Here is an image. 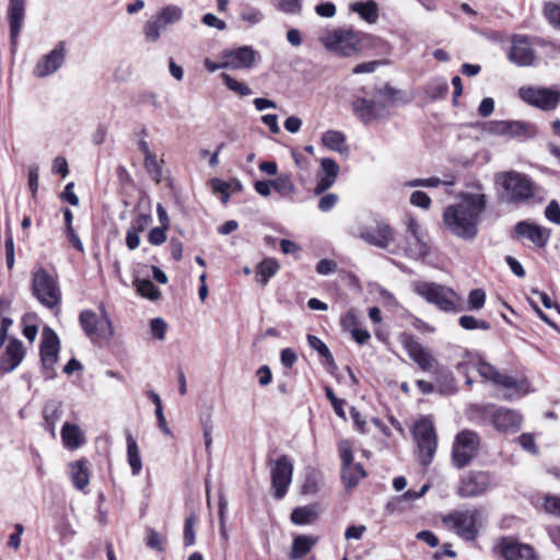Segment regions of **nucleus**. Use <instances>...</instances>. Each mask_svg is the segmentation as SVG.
I'll list each match as a JSON object with an SVG mask.
<instances>
[{"instance_id": "obj_1", "label": "nucleus", "mask_w": 560, "mask_h": 560, "mask_svg": "<svg viewBox=\"0 0 560 560\" xmlns=\"http://www.w3.org/2000/svg\"><path fill=\"white\" fill-rule=\"evenodd\" d=\"M477 188L478 192H460V201L447 207L443 215L447 229L465 240L476 236L479 218L487 206V197L481 192V186L478 185Z\"/></svg>"}, {"instance_id": "obj_2", "label": "nucleus", "mask_w": 560, "mask_h": 560, "mask_svg": "<svg viewBox=\"0 0 560 560\" xmlns=\"http://www.w3.org/2000/svg\"><path fill=\"white\" fill-rule=\"evenodd\" d=\"M371 39V35L350 27L329 30L318 37L326 50L346 58L359 56Z\"/></svg>"}, {"instance_id": "obj_3", "label": "nucleus", "mask_w": 560, "mask_h": 560, "mask_svg": "<svg viewBox=\"0 0 560 560\" xmlns=\"http://www.w3.org/2000/svg\"><path fill=\"white\" fill-rule=\"evenodd\" d=\"M481 511L478 509L453 510L442 516L441 522L445 529L456 533L465 540H474L479 533Z\"/></svg>"}, {"instance_id": "obj_4", "label": "nucleus", "mask_w": 560, "mask_h": 560, "mask_svg": "<svg viewBox=\"0 0 560 560\" xmlns=\"http://www.w3.org/2000/svg\"><path fill=\"white\" fill-rule=\"evenodd\" d=\"M494 184L502 188V198L512 202L524 201L534 195V184L524 174L509 171L494 176Z\"/></svg>"}, {"instance_id": "obj_5", "label": "nucleus", "mask_w": 560, "mask_h": 560, "mask_svg": "<svg viewBox=\"0 0 560 560\" xmlns=\"http://www.w3.org/2000/svg\"><path fill=\"white\" fill-rule=\"evenodd\" d=\"M412 435L417 444L418 459L421 465L428 466L432 462L438 447L433 422L428 418L419 420L413 425Z\"/></svg>"}, {"instance_id": "obj_6", "label": "nucleus", "mask_w": 560, "mask_h": 560, "mask_svg": "<svg viewBox=\"0 0 560 560\" xmlns=\"http://www.w3.org/2000/svg\"><path fill=\"white\" fill-rule=\"evenodd\" d=\"M82 329L93 343H103L112 339L114 329L104 312L101 316L90 310L81 312L79 317Z\"/></svg>"}, {"instance_id": "obj_7", "label": "nucleus", "mask_w": 560, "mask_h": 560, "mask_svg": "<svg viewBox=\"0 0 560 560\" xmlns=\"http://www.w3.org/2000/svg\"><path fill=\"white\" fill-rule=\"evenodd\" d=\"M32 291L39 303L48 308H54L60 303V289L55 278L43 268L33 275Z\"/></svg>"}, {"instance_id": "obj_8", "label": "nucleus", "mask_w": 560, "mask_h": 560, "mask_svg": "<svg viewBox=\"0 0 560 560\" xmlns=\"http://www.w3.org/2000/svg\"><path fill=\"white\" fill-rule=\"evenodd\" d=\"M479 439L469 430H463L455 436L452 448V463L457 468H464L477 455Z\"/></svg>"}, {"instance_id": "obj_9", "label": "nucleus", "mask_w": 560, "mask_h": 560, "mask_svg": "<svg viewBox=\"0 0 560 560\" xmlns=\"http://www.w3.org/2000/svg\"><path fill=\"white\" fill-rule=\"evenodd\" d=\"M415 291L443 311H453L456 307V301L458 300L456 293L440 284L420 282L415 285Z\"/></svg>"}, {"instance_id": "obj_10", "label": "nucleus", "mask_w": 560, "mask_h": 560, "mask_svg": "<svg viewBox=\"0 0 560 560\" xmlns=\"http://www.w3.org/2000/svg\"><path fill=\"white\" fill-rule=\"evenodd\" d=\"M271 488L276 499H282L292 482L293 464L282 455L270 464Z\"/></svg>"}, {"instance_id": "obj_11", "label": "nucleus", "mask_w": 560, "mask_h": 560, "mask_svg": "<svg viewBox=\"0 0 560 560\" xmlns=\"http://www.w3.org/2000/svg\"><path fill=\"white\" fill-rule=\"evenodd\" d=\"M457 370L463 373H467L469 370H476L485 380L491 381L493 384L504 388H514L517 386L513 377L500 374L491 364L475 358H469L467 361L458 363Z\"/></svg>"}, {"instance_id": "obj_12", "label": "nucleus", "mask_w": 560, "mask_h": 560, "mask_svg": "<svg viewBox=\"0 0 560 560\" xmlns=\"http://www.w3.org/2000/svg\"><path fill=\"white\" fill-rule=\"evenodd\" d=\"M518 94L524 102L544 110L555 109L560 102V93L549 89L521 88Z\"/></svg>"}, {"instance_id": "obj_13", "label": "nucleus", "mask_w": 560, "mask_h": 560, "mask_svg": "<svg viewBox=\"0 0 560 560\" xmlns=\"http://www.w3.org/2000/svg\"><path fill=\"white\" fill-rule=\"evenodd\" d=\"M404 348L410 359L425 372L439 373V364L432 353L424 348L421 343L409 337L404 342Z\"/></svg>"}, {"instance_id": "obj_14", "label": "nucleus", "mask_w": 560, "mask_h": 560, "mask_svg": "<svg viewBox=\"0 0 560 560\" xmlns=\"http://www.w3.org/2000/svg\"><path fill=\"white\" fill-rule=\"evenodd\" d=\"M60 341L57 334L49 327H45L42 332L40 359L45 370H54L58 360Z\"/></svg>"}, {"instance_id": "obj_15", "label": "nucleus", "mask_w": 560, "mask_h": 560, "mask_svg": "<svg viewBox=\"0 0 560 560\" xmlns=\"http://www.w3.org/2000/svg\"><path fill=\"white\" fill-rule=\"evenodd\" d=\"M511 43L512 46L509 52V59L520 67L532 66L535 61V50L533 49L528 37L524 35H514Z\"/></svg>"}, {"instance_id": "obj_16", "label": "nucleus", "mask_w": 560, "mask_h": 560, "mask_svg": "<svg viewBox=\"0 0 560 560\" xmlns=\"http://www.w3.org/2000/svg\"><path fill=\"white\" fill-rule=\"evenodd\" d=\"M490 485V477L483 471H471L462 478L457 493L463 498L482 494Z\"/></svg>"}, {"instance_id": "obj_17", "label": "nucleus", "mask_w": 560, "mask_h": 560, "mask_svg": "<svg viewBox=\"0 0 560 560\" xmlns=\"http://www.w3.org/2000/svg\"><path fill=\"white\" fill-rule=\"evenodd\" d=\"M65 57L66 44L65 42H59L50 52L36 63L34 74L38 78H44L56 72L62 66Z\"/></svg>"}, {"instance_id": "obj_18", "label": "nucleus", "mask_w": 560, "mask_h": 560, "mask_svg": "<svg viewBox=\"0 0 560 560\" xmlns=\"http://www.w3.org/2000/svg\"><path fill=\"white\" fill-rule=\"evenodd\" d=\"M485 130L491 135L514 138L526 136L529 125L515 120H493L485 125Z\"/></svg>"}, {"instance_id": "obj_19", "label": "nucleus", "mask_w": 560, "mask_h": 560, "mask_svg": "<svg viewBox=\"0 0 560 560\" xmlns=\"http://www.w3.org/2000/svg\"><path fill=\"white\" fill-rule=\"evenodd\" d=\"M515 241H529L535 245H545L549 240V230L535 223L522 221L514 228Z\"/></svg>"}, {"instance_id": "obj_20", "label": "nucleus", "mask_w": 560, "mask_h": 560, "mask_svg": "<svg viewBox=\"0 0 560 560\" xmlns=\"http://www.w3.org/2000/svg\"><path fill=\"white\" fill-rule=\"evenodd\" d=\"M257 52L250 46H243L223 54L228 69H249L255 63Z\"/></svg>"}, {"instance_id": "obj_21", "label": "nucleus", "mask_w": 560, "mask_h": 560, "mask_svg": "<svg viewBox=\"0 0 560 560\" xmlns=\"http://www.w3.org/2000/svg\"><path fill=\"white\" fill-rule=\"evenodd\" d=\"M500 550L505 560H538L532 546L515 540L502 539Z\"/></svg>"}, {"instance_id": "obj_22", "label": "nucleus", "mask_w": 560, "mask_h": 560, "mask_svg": "<svg viewBox=\"0 0 560 560\" xmlns=\"http://www.w3.org/2000/svg\"><path fill=\"white\" fill-rule=\"evenodd\" d=\"M361 240L372 245H387L394 242L390 226L384 222H375L363 229Z\"/></svg>"}, {"instance_id": "obj_23", "label": "nucleus", "mask_w": 560, "mask_h": 560, "mask_svg": "<svg viewBox=\"0 0 560 560\" xmlns=\"http://www.w3.org/2000/svg\"><path fill=\"white\" fill-rule=\"evenodd\" d=\"M383 108V105L364 97H358L352 102L353 114L364 124L381 118Z\"/></svg>"}, {"instance_id": "obj_24", "label": "nucleus", "mask_w": 560, "mask_h": 560, "mask_svg": "<svg viewBox=\"0 0 560 560\" xmlns=\"http://www.w3.org/2000/svg\"><path fill=\"white\" fill-rule=\"evenodd\" d=\"M23 343L18 339H12L7 347L0 362L3 372H12L23 360Z\"/></svg>"}, {"instance_id": "obj_25", "label": "nucleus", "mask_w": 560, "mask_h": 560, "mask_svg": "<svg viewBox=\"0 0 560 560\" xmlns=\"http://www.w3.org/2000/svg\"><path fill=\"white\" fill-rule=\"evenodd\" d=\"M8 14L10 19V36L13 44L16 43L24 18V1L23 0H10Z\"/></svg>"}, {"instance_id": "obj_26", "label": "nucleus", "mask_w": 560, "mask_h": 560, "mask_svg": "<svg viewBox=\"0 0 560 560\" xmlns=\"http://www.w3.org/2000/svg\"><path fill=\"white\" fill-rule=\"evenodd\" d=\"M521 420L520 415L510 409H500L493 415V424L499 431H515Z\"/></svg>"}, {"instance_id": "obj_27", "label": "nucleus", "mask_w": 560, "mask_h": 560, "mask_svg": "<svg viewBox=\"0 0 560 560\" xmlns=\"http://www.w3.org/2000/svg\"><path fill=\"white\" fill-rule=\"evenodd\" d=\"M61 439L65 447L77 450L85 443V434L77 424L66 422L61 429Z\"/></svg>"}, {"instance_id": "obj_28", "label": "nucleus", "mask_w": 560, "mask_h": 560, "mask_svg": "<svg viewBox=\"0 0 560 560\" xmlns=\"http://www.w3.org/2000/svg\"><path fill=\"white\" fill-rule=\"evenodd\" d=\"M69 474L75 489L83 490L90 482V472L86 459L69 464Z\"/></svg>"}, {"instance_id": "obj_29", "label": "nucleus", "mask_w": 560, "mask_h": 560, "mask_svg": "<svg viewBox=\"0 0 560 560\" xmlns=\"http://www.w3.org/2000/svg\"><path fill=\"white\" fill-rule=\"evenodd\" d=\"M152 224V218L148 214L138 215L131 223L127 236L126 245H139L141 242L140 234L144 233Z\"/></svg>"}, {"instance_id": "obj_30", "label": "nucleus", "mask_w": 560, "mask_h": 560, "mask_svg": "<svg viewBox=\"0 0 560 560\" xmlns=\"http://www.w3.org/2000/svg\"><path fill=\"white\" fill-rule=\"evenodd\" d=\"M319 515V509L316 504L295 508L290 516L293 524L298 526L311 525L315 523Z\"/></svg>"}, {"instance_id": "obj_31", "label": "nucleus", "mask_w": 560, "mask_h": 560, "mask_svg": "<svg viewBox=\"0 0 560 560\" xmlns=\"http://www.w3.org/2000/svg\"><path fill=\"white\" fill-rule=\"evenodd\" d=\"M349 9L351 12L358 13L369 24H375L380 16L378 5L373 0L353 2L349 5Z\"/></svg>"}, {"instance_id": "obj_32", "label": "nucleus", "mask_w": 560, "mask_h": 560, "mask_svg": "<svg viewBox=\"0 0 560 560\" xmlns=\"http://www.w3.org/2000/svg\"><path fill=\"white\" fill-rule=\"evenodd\" d=\"M317 538L307 535H298L293 538L290 559L299 560L306 556L316 545Z\"/></svg>"}, {"instance_id": "obj_33", "label": "nucleus", "mask_w": 560, "mask_h": 560, "mask_svg": "<svg viewBox=\"0 0 560 560\" xmlns=\"http://www.w3.org/2000/svg\"><path fill=\"white\" fill-rule=\"evenodd\" d=\"M127 442V458L128 464L131 468L132 475L137 476L140 474L142 469V460L140 456V451L137 444V441L133 439L130 432L126 435Z\"/></svg>"}, {"instance_id": "obj_34", "label": "nucleus", "mask_w": 560, "mask_h": 560, "mask_svg": "<svg viewBox=\"0 0 560 560\" xmlns=\"http://www.w3.org/2000/svg\"><path fill=\"white\" fill-rule=\"evenodd\" d=\"M133 285L136 287L137 293L151 301H155L160 298V290L149 280L140 278V272L137 270L133 276Z\"/></svg>"}, {"instance_id": "obj_35", "label": "nucleus", "mask_w": 560, "mask_h": 560, "mask_svg": "<svg viewBox=\"0 0 560 560\" xmlns=\"http://www.w3.org/2000/svg\"><path fill=\"white\" fill-rule=\"evenodd\" d=\"M365 476V471L361 464H348L342 465L341 478L346 487L351 488L358 485V482Z\"/></svg>"}, {"instance_id": "obj_36", "label": "nucleus", "mask_w": 560, "mask_h": 560, "mask_svg": "<svg viewBox=\"0 0 560 560\" xmlns=\"http://www.w3.org/2000/svg\"><path fill=\"white\" fill-rule=\"evenodd\" d=\"M320 141L323 145L331 151L342 153L345 151L346 137L341 131L327 130L322 135Z\"/></svg>"}, {"instance_id": "obj_37", "label": "nucleus", "mask_w": 560, "mask_h": 560, "mask_svg": "<svg viewBox=\"0 0 560 560\" xmlns=\"http://www.w3.org/2000/svg\"><path fill=\"white\" fill-rule=\"evenodd\" d=\"M62 409L60 404H49L44 408L45 429L52 435H56V425L60 420Z\"/></svg>"}, {"instance_id": "obj_38", "label": "nucleus", "mask_w": 560, "mask_h": 560, "mask_svg": "<svg viewBox=\"0 0 560 560\" xmlns=\"http://www.w3.org/2000/svg\"><path fill=\"white\" fill-rule=\"evenodd\" d=\"M279 264L273 258H266L258 265L257 281L265 285L279 270Z\"/></svg>"}, {"instance_id": "obj_39", "label": "nucleus", "mask_w": 560, "mask_h": 560, "mask_svg": "<svg viewBox=\"0 0 560 560\" xmlns=\"http://www.w3.org/2000/svg\"><path fill=\"white\" fill-rule=\"evenodd\" d=\"M155 16L166 27L168 24L176 23L182 20L183 10L177 5L170 4L164 7Z\"/></svg>"}, {"instance_id": "obj_40", "label": "nucleus", "mask_w": 560, "mask_h": 560, "mask_svg": "<svg viewBox=\"0 0 560 560\" xmlns=\"http://www.w3.org/2000/svg\"><path fill=\"white\" fill-rule=\"evenodd\" d=\"M166 27L162 24V22L154 16L152 20L148 21L143 27V34L148 42L155 43L160 36L161 32Z\"/></svg>"}, {"instance_id": "obj_41", "label": "nucleus", "mask_w": 560, "mask_h": 560, "mask_svg": "<svg viewBox=\"0 0 560 560\" xmlns=\"http://www.w3.org/2000/svg\"><path fill=\"white\" fill-rule=\"evenodd\" d=\"M211 187L215 192H220L222 195V202L226 203L230 198L229 190L234 187L235 189H241V184L237 180H233L231 183L221 180L219 178L211 179Z\"/></svg>"}, {"instance_id": "obj_42", "label": "nucleus", "mask_w": 560, "mask_h": 560, "mask_svg": "<svg viewBox=\"0 0 560 560\" xmlns=\"http://www.w3.org/2000/svg\"><path fill=\"white\" fill-rule=\"evenodd\" d=\"M272 182V188L282 196H289L294 191V184L289 175L282 174Z\"/></svg>"}, {"instance_id": "obj_43", "label": "nucleus", "mask_w": 560, "mask_h": 560, "mask_svg": "<svg viewBox=\"0 0 560 560\" xmlns=\"http://www.w3.org/2000/svg\"><path fill=\"white\" fill-rule=\"evenodd\" d=\"M222 80L224 82V84L226 85V88L242 96H247L249 94H252V90L249 86H247L245 83H242V82H238L237 80H235L234 78H232L231 75L226 74V73H222Z\"/></svg>"}, {"instance_id": "obj_44", "label": "nucleus", "mask_w": 560, "mask_h": 560, "mask_svg": "<svg viewBox=\"0 0 560 560\" xmlns=\"http://www.w3.org/2000/svg\"><path fill=\"white\" fill-rule=\"evenodd\" d=\"M459 325L464 329H467V330H472V329L489 330L490 329V324L488 322L477 319L474 316H469V315H463L459 318Z\"/></svg>"}, {"instance_id": "obj_45", "label": "nucleus", "mask_w": 560, "mask_h": 560, "mask_svg": "<svg viewBox=\"0 0 560 560\" xmlns=\"http://www.w3.org/2000/svg\"><path fill=\"white\" fill-rule=\"evenodd\" d=\"M241 20L249 25L259 24L264 20V14L259 9L245 8L241 12Z\"/></svg>"}, {"instance_id": "obj_46", "label": "nucleus", "mask_w": 560, "mask_h": 560, "mask_svg": "<svg viewBox=\"0 0 560 560\" xmlns=\"http://www.w3.org/2000/svg\"><path fill=\"white\" fill-rule=\"evenodd\" d=\"M277 8L287 14H300L302 11V0H278Z\"/></svg>"}, {"instance_id": "obj_47", "label": "nucleus", "mask_w": 560, "mask_h": 560, "mask_svg": "<svg viewBox=\"0 0 560 560\" xmlns=\"http://www.w3.org/2000/svg\"><path fill=\"white\" fill-rule=\"evenodd\" d=\"M486 302V292L482 289H474L468 295V308L480 310Z\"/></svg>"}, {"instance_id": "obj_48", "label": "nucleus", "mask_w": 560, "mask_h": 560, "mask_svg": "<svg viewBox=\"0 0 560 560\" xmlns=\"http://www.w3.org/2000/svg\"><path fill=\"white\" fill-rule=\"evenodd\" d=\"M320 168L325 176L337 178L339 174V165L330 158H324L320 161Z\"/></svg>"}, {"instance_id": "obj_49", "label": "nucleus", "mask_w": 560, "mask_h": 560, "mask_svg": "<svg viewBox=\"0 0 560 560\" xmlns=\"http://www.w3.org/2000/svg\"><path fill=\"white\" fill-rule=\"evenodd\" d=\"M166 329L167 324L162 318H154L150 323L151 334L159 340H163L165 338Z\"/></svg>"}, {"instance_id": "obj_50", "label": "nucleus", "mask_w": 560, "mask_h": 560, "mask_svg": "<svg viewBox=\"0 0 560 560\" xmlns=\"http://www.w3.org/2000/svg\"><path fill=\"white\" fill-rule=\"evenodd\" d=\"M410 203L422 209H429L431 199L425 192L416 190L410 196Z\"/></svg>"}, {"instance_id": "obj_51", "label": "nucleus", "mask_w": 560, "mask_h": 560, "mask_svg": "<svg viewBox=\"0 0 560 560\" xmlns=\"http://www.w3.org/2000/svg\"><path fill=\"white\" fill-rule=\"evenodd\" d=\"M307 340H308V345L312 348H314L315 350H317V352L322 357L332 360V357H331V353H330L328 347L318 337L310 335L307 337Z\"/></svg>"}, {"instance_id": "obj_52", "label": "nucleus", "mask_w": 560, "mask_h": 560, "mask_svg": "<svg viewBox=\"0 0 560 560\" xmlns=\"http://www.w3.org/2000/svg\"><path fill=\"white\" fill-rule=\"evenodd\" d=\"M196 524V517L190 515L186 518L185 528H184V541L186 546H191L195 544V532L194 526Z\"/></svg>"}, {"instance_id": "obj_53", "label": "nucleus", "mask_w": 560, "mask_h": 560, "mask_svg": "<svg viewBox=\"0 0 560 560\" xmlns=\"http://www.w3.org/2000/svg\"><path fill=\"white\" fill-rule=\"evenodd\" d=\"M545 14L552 25L560 28V5L555 3L546 4Z\"/></svg>"}, {"instance_id": "obj_54", "label": "nucleus", "mask_w": 560, "mask_h": 560, "mask_svg": "<svg viewBox=\"0 0 560 560\" xmlns=\"http://www.w3.org/2000/svg\"><path fill=\"white\" fill-rule=\"evenodd\" d=\"M164 538L154 529H149L147 533V545L158 551H163Z\"/></svg>"}, {"instance_id": "obj_55", "label": "nucleus", "mask_w": 560, "mask_h": 560, "mask_svg": "<svg viewBox=\"0 0 560 560\" xmlns=\"http://www.w3.org/2000/svg\"><path fill=\"white\" fill-rule=\"evenodd\" d=\"M544 508L549 514L560 517V495L546 497Z\"/></svg>"}, {"instance_id": "obj_56", "label": "nucleus", "mask_w": 560, "mask_h": 560, "mask_svg": "<svg viewBox=\"0 0 560 560\" xmlns=\"http://www.w3.org/2000/svg\"><path fill=\"white\" fill-rule=\"evenodd\" d=\"M166 229L167 228H164L163 225L151 229L148 234L149 242L152 245L163 244L166 241V234H165Z\"/></svg>"}, {"instance_id": "obj_57", "label": "nucleus", "mask_w": 560, "mask_h": 560, "mask_svg": "<svg viewBox=\"0 0 560 560\" xmlns=\"http://www.w3.org/2000/svg\"><path fill=\"white\" fill-rule=\"evenodd\" d=\"M340 457L342 460V465H348L353 463V454L351 443L347 440H343L338 445Z\"/></svg>"}, {"instance_id": "obj_58", "label": "nucleus", "mask_w": 560, "mask_h": 560, "mask_svg": "<svg viewBox=\"0 0 560 560\" xmlns=\"http://www.w3.org/2000/svg\"><path fill=\"white\" fill-rule=\"evenodd\" d=\"M341 325L343 329L346 330H353L358 326V313L355 310L348 311L342 317H341Z\"/></svg>"}, {"instance_id": "obj_59", "label": "nucleus", "mask_w": 560, "mask_h": 560, "mask_svg": "<svg viewBox=\"0 0 560 560\" xmlns=\"http://www.w3.org/2000/svg\"><path fill=\"white\" fill-rule=\"evenodd\" d=\"M545 215L549 221L560 224V207L557 201L552 200L549 202L545 210Z\"/></svg>"}, {"instance_id": "obj_60", "label": "nucleus", "mask_w": 560, "mask_h": 560, "mask_svg": "<svg viewBox=\"0 0 560 560\" xmlns=\"http://www.w3.org/2000/svg\"><path fill=\"white\" fill-rule=\"evenodd\" d=\"M337 269V262L331 259H320L316 265V271L319 275L327 276L335 272Z\"/></svg>"}, {"instance_id": "obj_61", "label": "nucleus", "mask_w": 560, "mask_h": 560, "mask_svg": "<svg viewBox=\"0 0 560 560\" xmlns=\"http://www.w3.org/2000/svg\"><path fill=\"white\" fill-rule=\"evenodd\" d=\"M202 23L209 27H214L219 31H223L226 28V23L223 20H220L212 13H206L202 16Z\"/></svg>"}, {"instance_id": "obj_62", "label": "nucleus", "mask_w": 560, "mask_h": 560, "mask_svg": "<svg viewBox=\"0 0 560 560\" xmlns=\"http://www.w3.org/2000/svg\"><path fill=\"white\" fill-rule=\"evenodd\" d=\"M338 196L336 194H327L319 199L318 208L320 211L327 212L336 206Z\"/></svg>"}, {"instance_id": "obj_63", "label": "nucleus", "mask_w": 560, "mask_h": 560, "mask_svg": "<svg viewBox=\"0 0 560 560\" xmlns=\"http://www.w3.org/2000/svg\"><path fill=\"white\" fill-rule=\"evenodd\" d=\"M144 164L147 170L154 174V177L156 180H159V177L162 174L161 166L159 165V162L156 158L152 153H148V156H145Z\"/></svg>"}, {"instance_id": "obj_64", "label": "nucleus", "mask_w": 560, "mask_h": 560, "mask_svg": "<svg viewBox=\"0 0 560 560\" xmlns=\"http://www.w3.org/2000/svg\"><path fill=\"white\" fill-rule=\"evenodd\" d=\"M280 360L283 366L291 369L298 360L295 351L291 348H285L281 351Z\"/></svg>"}]
</instances>
